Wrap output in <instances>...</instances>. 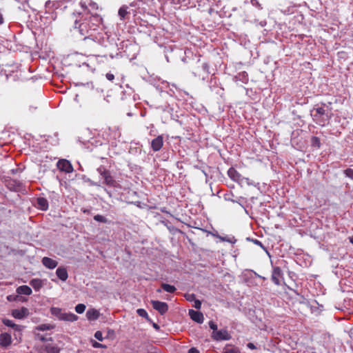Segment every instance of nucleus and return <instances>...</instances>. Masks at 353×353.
I'll list each match as a JSON object with an SVG mask.
<instances>
[{"mask_svg":"<svg viewBox=\"0 0 353 353\" xmlns=\"http://www.w3.org/2000/svg\"><path fill=\"white\" fill-rule=\"evenodd\" d=\"M193 307L198 310L200 309L201 307V302L198 299H195L194 301Z\"/></svg>","mask_w":353,"mask_h":353,"instance_id":"43","label":"nucleus"},{"mask_svg":"<svg viewBox=\"0 0 353 353\" xmlns=\"http://www.w3.org/2000/svg\"><path fill=\"white\" fill-rule=\"evenodd\" d=\"M25 1H26L27 0H24Z\"/></svg>","mask_w":353,"mask_h":353,"instance_id":"64","label":"nucleus"},{"mask_svg":"<svg viewBox=\"0 0 353 353\" xmlns=\"http://www.w3.org/2000/svg\"><path fill=\"white\" fill-rule=\"evenodd\" d=\"M2 323L8 327L14 328L17 330H19V325H16L12 321L10 320V319H3L2 320Z\"/></svg>","mask_w":353,"mask_h":353,"instance_id":"28","label":"nucleus"},{"mask_svg":"<svg viewBox=\"0 0 353 353\" xmlns=\"http://www.w3.org/2000/svg\"><path fill=\"white\" fill-rule=\"evenodd\" d=\"M99 312L94 308L89 309L86 312V317L89 321H96L99 319Z\"/></svg>","mask_w":353,"mask_h":353,"instance_id":"21","label":"nucleus"},{"mask_svg":"<svg viewBox=\"0 0 353 353\" xmlns=\"http://www.w3.org/2000/svg\"><path fill=\"white\" fill-rule=\"evenodd\" d=\"M85 305L83 303H79L78 305H76L75 307V311L76 312H77L78 314H82L84 312V311L85 310Z\"/></svg>","mask_w":353,"mask_h":353,"instance_id":"33","label":"nucleus"},{"mask_svg":"<svg viewBox=\"0 0 353 353\" xmlns=\"http://www.w3.org/2000/svg\"><path fill=\"white\" fill-rule=\"evenodd\" d=\"M140 201H137L136 202H134V204L137 205L138 207H140Z\"/></svg>","mask_w":353,"mask_h":353,"instance_id":"58","label":"nucleus"},{"mask_svg":"<svg viewBox=\"0 0 353 353\" xmlns=\"http://www.w3.org/2000/svg\"><path fill=\"white\" fill-rule=\"evenodd\" d=\"M60 6L59 1H48L46 3V8H54V9H57Z\"/></svg>","mask_w":353,"mask_h":353,"instance_id":"32","label":"nucleus"},{"mask_svg":"<svg viewBox=\"0 0 353 353\" xmlns=\"http://www.w3.org/2000/svg\"><path fill=\"white\" fill-rule=\"evenodd\" d=\"M94 219L97 221L101 222V223H106L107 219L105 217H104L102 215L97 214L94 216Z\"/></svg>","mask_w":353,"mask_h":353,"instance_id":"38","label":"nucleus"},{"mask_svg":"<svg viewBox=\"0 0 353 353\" xmlns=\"http://www.w3.org/2000/svg\"><path fill=\"white\" fill-rule=\"evenodd\" d=\"M212 338L216 341L229 340L231 336L226 330H221L213 332Z\"/></svg>","mask_w":353,"mask_h":353,"instance_id":"12","label":"nucleus"},{"mask_svg":"<svg viewBox=\"0 0 353 353\" xmlns=\"http://www.w3.org/2000/svg\"><path fill=\"white\" fill-rule=\"evenodd\" d=\"M110 58L113 59L114 57H123V55H122L121 52H117L115 55L110 54Z\"/></svg>","mask_w":353,"mask_h":353,"instance_id":"52","label":"nucleus"},{"mask_svg":"<svg viewBox=\"0 0 353 353\" xmlns=\"http://www.w3.org/2000/svg\"><path fill=\"white\" fill-rule=\"evenodd\" d=\"M54 326L51 324H41L36 327V329L39 331L50 330L54 329Z\"/></svg>","mask_w":353,"mask_h":353,"instance_id":"29","label":"nucleus"},{"mask_svg":"<svg viewBox=\"0 0 353 353\" xmlns=\"http://www.w3.org/2000/svg\"><path fill=\"white\" fill-rule=\"evenodd\" d=\"M41 349L43 350L46 353H59V347L54 344L53 343H47L44 344Z\"/></svg>","mask_w":353,"mask_h":353,"instance_id":"17","label":"nucleus"},{"mask_svg":"<svg viewBox=\"0 0 353 353\" xmlns=\"http://www.w3.org/2000/svg\"><path fill=\"white\" fill-rule=\"evenodd\" d=\"M4 22L3 17L1 13H0V25L3 24Z\"/></svg>","mask_w":353,"mask_h":353,"instance_id":"55","label":"nucleus"},{"mask_svg":"<svg viewBox=\"0 0 353 353\" xmlns=\"http://www.w3.org/2000/svg\"><path fill=\"white\" fill-rule=\"evenodd\" d=\"M57 166L61 172L65 173L70 174L74 171L73 166L70 161L65 159H59L57 163Z\"/></svg>","mask_w":353,"mask_h":353,"instance_id":"8","label":"nucleus"},{"mask_svg":"<svg viewBox=\"0 0 353 353\" xmlns=\"http://www.w3.org/2000/svg\"><path fill=\"white\" fill-rule=\"evenodd\" d=\"M190 55H188L186 52H185V57L182 58V61L185 63H187L189 65V69L190 70V62H189V60L190 59L191 54H193L190 52H188Z\"/></svg>","mask_w":353,"mask_h":353,"instance_id":"35","label":"nucleus"},{"mask_svg":"<svg viewBox=\"0 0 353 353\" xmlns=\"http://www.w3.org/2000/svg\"><path fill=\"white\" fill-rule=\"evenodd\" d=\"M76 178L77 179H80V180H82L83 182H86V183H89L90 185H92V181H94V179L93 178L92 179H90L88 177H87L84 174H77L75 175Z\"/></svg>","mask_w":353,"mask_h":353,"instance_id":"30","label":"nucleus"},{"mask_svg":"<svg viewBox=\"0 0 353 353\" xmlns=\"http://www.w3.org/2000/svg\"><path fill=\"white\" fill-rule=\"evenodd\" d=\"M189 315L193 321H194L199 323H201L203 321V319H204L203 315L200 312L195 311L194 310H190Z\"/></svg>","mask_w":353,"mask_h":353,"instance_id":"19","label":"nucleus"},{"mask_svg":"<svg viewBox=\"0 0 353 353\" xmlns=\"http://www.w3.org/2000/svg\"><path fill=\"white\" fill-rule=\"evenodd\" d=\"M30 285L37 291L39 290L43 286L42 281L39 279H32L30 282Z\"/></svg>","mask_w":353,"mask_h":353,"instance_id":"24","label":"nucleus"},{"mask_svg":"<svg viewBox=\"0 0 353 353\" xmlns=\"http://www.w3.org/2000/svg\"><path fill=\"white\" fill-rule=\"evenodd\" d=\"M163 145V138L162 135H159L152 140L151 148L154 152L159 151Z\"/></svg>","mask_w":353,"mask_h":353,"instance_id":"15","label":"nucleus"},{"mask_svg":"<svg viewBox=\"0 0 353 353\" xmlns=\"http://www.w3.org/2000/svg\"><path fill=\"white\" fill-rule=\"evenodd\" d=\"M6 185L10 190L17 192L21 188L22 183L19 181L10 179L6 180Z\"/></svg>","mask_w":353,"mask_h":353,"instance_id":"13","label":"nucleus"},{"mask_svg":"<svg viewBox=\"0 0 353 353\" xmlns=\"http://www.w3.org/2000/svg\"><path fill=\"white\" fill-rule=\"evenodd\" d=\"M103 19L100 14L91 12L90 10L78 12L74 21L73 28L83 36V40L90 39L99 44H103L105 37L103 30Z\"/></svg>","mask_w":353,"mask_h":353,"instance_id":"1","label":"nucleus"},{"mask_svg":"<svg viewBox=\"0 0 353 353\" xmlns=\"http://www.w3.org/2000/svg\"><path fill=\"white\" fill-rule=\"evenodd\" d=\"M236 78L244 83H246L248 81V74L246 72L239 73L238 75L236 76Z\"/></svg>","mask_w":353,"mask_h":353,"instance_id":"27","label":"nucleus"},{"mask_svg":"<svg viewBox=\"0 0 353 353\" xmlns=\"http://www.w3.org/2000/svg\"><path fill=\"white\" fill-rule=\"evenodd\" d=\"M36 199H44V198L43 197H37Z\"/></svg>","mask_w":353,"mask_h":353,"instance_id":"63","label":"nucleus"},{"mask_svg":"<svg viewBox=\"0 0 353 353\" xmlns=\"http://www.w3.org/2000/svg\"><path fill=\"white\" fill-rule=\"evenodd\" d=\"M134 10L132 8H130V7H128L126 5L122 6L118 11V14L119 16V18L122 21L130 20L131 14H133V16H134Z\"/></svg>","mask_w":353,"mask_h":353,"instance_id":"7","label":"nucleus"},{"mask_svg":"<svg viewBox=\"0 0 353 353\" xmlns=\"http://www.w3.org/2000/svg\"><path fill=\"white\" fill-rule=\"evenodd\" d=\"M310 115L317 124L322 126L325 125L332 117V114L328 112V110H325L323 106H319V104H316L310 110Z\"/></svg>","mask_w":353,"mask_h":353,"instance_id":"4","label":"nucleus"},{"mask_svg":"<svg viewBox=\"0 0 353 353\" xmlns=\"http://www.w3.org/2000/svg\"><path fill=\"white\" fill-rule=\"evenodd\" d=\"M29 314V311L26 307H21V309H15L12 311V315L14 318L21 319L25 318Z\"/></svg>","mask_w":353,"mask_h":353,"instance_id":"16","label":"nucleus"},{"mask_svg":"<svg viewBox=\"0 0 353 353\" xmlns=\"http://www.w3.org/2000/svg\"><path fill=\"white\" fill-rule=\"evenodd\" d=\"M12 336L8 333H1L0 334V346L2 347H8L12 343Z\"/></svg>","mask_w":353,"mask_h":353,"instance_id":"14","label":"nucleus"},{"mask_svg":"<svg viewBox=\"0 0 353 353\" xmlns=\"http://www.w3.org/2000/svg\"><path fill=\"white\" fill-rule=\"evenodd\" d=\"M151 304L153 308L157 310L161 314H165L168 310V305L165 302L159 301H151Z\"/></svg>","mask_w":353,"mask_h":353,"instance_id":"11","label":"nucleus"},{"mask_svg":"<svg viewBox=\"0 0 353 353\" xmlns=\"http://www.w3.org/2000/svg\"><path fill=\"white\" fill-rule=\"evenodd\" d=\"M228 175L232 179L233 181L237 183L239 185H240L241 187L244 185H249L250 184V180L248 178H245L240 173H239L236 170L231 167L228 170Z\"/></svg>","mask_w":353,"mask_h":353,"instance_id":"6","label":"nucleus"},{"mask_svg":"<svg viewBox=\"0 0 353 353\" xmlns=\"http://www.w3.org/2000/svg\"><path fill=\"white\" fill-rule=\"evenodd\" d=\"M254 274L255 276H256V277H258V278L261 277V275H259V274H258L256 272H254Z\"/></svg>","mask_w":353,"mask_h":353,"instance_id":"59","label":"nucleus"},{"mask_svg":"<svg viewBox=\"0 0 353 353\" xmlns=\"http://www.w3.org/2000/svg\"><path fill=\"white\" fill-rule=\"evenodd\" d=\"M253 241H254V243L256 245H259V246H260V247H261L263 249H265V247L263 246V243H262L261 241H259V240L255 239V240H254Z\"/></svg>","mask_w":353,"mask_h":353,"instance_id":"51","label":"nucleus"},{"mask_svg":"<svg viewBox=\"0 0 353 353\" xmlns=\"http://www.w3.org/2000/svg\"><path fill=\"white\" fill-rule=\"evenodd\" d=\"M247 347H248L249 349H250V350H255V349H256V345H255L254 343H248L247 344Z\"/></svg>","mask_w":353,"mask_h":353,"instance_id":"50","label":"nucleus"},{"mask_svg":"<svg viewBox=\"0 0 353 353\" xmlns=\"http://www.w3.org/2000/svg\"><path fill=\"white\" fill-rule=\"evenodd\" d=\"M283 279V273L279 267H273L271 280L276 285H281V279Z\"/></svg>","mask_w":353,"mask_h":353,"instance_id":"9","label":"nucleus"},{"mask_svg":"<svg viewBox=\"0 0 353 353\" xmlns=\"http://www.w3.org/2000/svg\"><path fill=\"white\" fill-rule=\"evenodd\" d=\"M50 312L52 315L57 317L61 321H75L78 319V316L73 313L63 312L59 307H52L50 308Z\"/></svg>","mask_w":353,"mask_h":353,"instance_id":"5","label":"nucleus"},{"mask_svg":"<svg viewBox=\"0 0 353 353\" xmlns=\"http://www.w3.org/2000/svg\"><path fill=\"white\" fill-rule=\"evenodd\" d=\"M38 338L40 341H43V342H48V341H51L52 342V338H49L48 339H46L45 336L41 335H38Z\"/></svg>","mask_w":353,"mask_h":353,"instance_id":"47","label":"nucleus"},{"mask_svg":"<svg viewBox=\"0 0 353 353\" xmlns=\"http://www.w3.org/2000/svg\"><path fill=\"white\" fill-rule=\"evenodd\" d=\"M232 10H233V11H236V10H237V8H234L232 9Z\"/></svg>","mask_w":353,"mask_h":353,"instance_id":"62","label":"nucleus"},{"mask_svg":"<svg viewBox=\"0 0 353 353\" xmlns=\"http://www.w3.org/2000/svg\"><path fill=\"white\" fill-rule=\"evenodd\" d=\"M91 177L94 179L92 185H99L105 184L110 187H115L117 182L112 176L111 172L105 166L101 165L91 173Z\"/></svg>","mask_w":353,"mask_h":353,"instance_id":"2","label":"nucleus"},{"mask_svg":"<svg viewBox=\"0 0 353 353\" xmlns=\"http://www.w3.org/2000/svg\"><path fill=\"white\" fill-rule=\"evenodd\" d=\"M343 172L346 177H348L353 181V169L349 168L344 170Z\"/></svg>","mask_w":353,"mask_h":353,"instance_id":"34","label":"nucleus"},{"mask_svg":"<svg viewBox=\"0 0 353 353\" xmlns=\"http://www.w3.org/2000/svg\"><path fill=\"white\" fill-rule=\"evenodd\" d=\"M17 292L19 294L30 295L32 291L28 285H21L17 288Z\"/></svg>","mask_w":353,"mask_h":353,"instance_id":"23","label":"nucleus"},{"mask_svg":"<svg viewBox=\"0 0 353 353\" xmlns=\"http://www.w3.org/2000/svg\"><path fill=\"white\" fill-rule=\"evenodd\" d=\"M350 242L353 244V236L350 239Z\"/></svg>","mask_w":353,"mask_h":353,"instance_id":"61","label":"nucleus"},{"mask_svg":"<svg viewBox=\"0 0 353 353\" xmlns=\"http://www.w3.org/2000/svg\"><path fill=\"white\" fill-rule=\"evenodd\" d=\"M188 353H199V351L194 347H192L189 350Z\"/></svg>","mask_w":353,"mask_h":353,"instance_id":"53","label":"nucleus"},{"mask_svg":"<svg viewBox=\"0 0 353 353\" xmlns=\"http://www.w3.org/2000/svg\"><path fill=\"white\" fill-rule=\"evenodd\" d=\"M56 274L62 281H65L68 277V271L64 267H59L56 270Z\"/></svg>","mask_w":353,"mask_h":353,"instance_id":"20","label":"nucleus"},{"mask_svg":"<svg viewBox=\"0 0 353 353\" xmlns=\"http://www.w3.org/2000/svg\"><path fill=\"white\" fill-rule=\"evenodd\" d=\"M310 145L312 148L319 149L321 145L320 139L317 137L312 136L310 139Z\"/></svg>","mask_w":353,"mask_h":353,"instance_id":"25","label":"nucleus"},{"mask_svg":"<svg viewBox=\"0 0 353 353\" xmlns=\"http://www.w3.org/2000/svg\"><path fill=\"white\" fill-rule=\"evenodd\" d=\"M81 6L82 8H84L83 10V12H87L88 10H90V12H92V10H97L98 9V6H97V4L94 2H92L89 4V7L90 8L88 9L86 6H84V4H83L82 3H81Z\"/></svg>","mask_w":353,"mask_h":353,"instance_id":"31","label":"nucleus"},{"mask_svg":"<svg viewBox=\"0 0 353 353\" xmlns=\"http://www.w3.org/2000/svg\"><path fill=\"white\" fill-rule=\"evenodd\" d=\"M260 25L262 27L265 26L266 25V21H261Z\"/></svg>","mask_w":353,"mask_h":353,"instance_id":"57","label":"nucleus"},{"mask_svg":"<svg viewBox=\"0 0 353 353\" xmlns=\"http://www.w3.org/2000/svg\"><path fill=\"white\" fill-rule=\"evenodd\" d=\"M90 70V65L86 63H83L81 65H79L74 70V79H77L78 77L89 74Z\"/></svg>","mask_w":353,"mask_h":353,"instance_id":"10","label":"nucleus"},{"mask_svg":"<svg viewBox=\"0 0 353 353\" xmlns=\"http://www.w3.org/2000/svg\"><path fill=\"white\" fill-rule=\"evenodd\" d=\"M292 113L293 115H296L299 119H301L302 117L301 115L297 114V111L296 110H293Z\"/></svg>","mask_w":353,"mask_h":353,"instance_id":"54","label":"nucleus"},{"mask_svg":"<svg viewBox=\"0 0 353 353\" xmlns=\"http://www.w3.org/2000/svg\"><path fill=\"white\" fill-rule=\"evenodd\" d=\"M185 298L187 301L192 302L196 299V296L194 294H185Z\"/></svg>","mask_w":353,"mask_h":353,"instance_id":"40","label":"nucleus"},{"mask_svg":"<svg viewBox=\"0 0 353 353\" xmlns=\"http://www.w3.org/2000/svg\"><path fill=\"white\" fill-rule=\"evenodd\" d=\"M332 104V102L329 101L327 103H323L321 102L320 105L321 106H323L325 110H328V112L330 114V112L332 111L331 105Z\"/></svg>","mask_w":353,"mask_h":353,"instance_id":"39","label":"nucleus"},{"mask_svg":"<svg viewBox=\"0 0 353 353\" xmlns=\"http://www.w3.org/2000/svg\"><path fill=\"white\" fill-rule=\"evenodd\" d=\"M209 326H210V327L212 330H213V332H216V331L217 330V325H216V324H215V323H214V322H213V321H210V322H209Z\"/></svg>","mask_w":353,"mask_h":353,"instance_id":"46","label":"nucleus"},{"mask_svg":"<svg viewBox=\"0 0 353 353\" xmlns=\"http://www.w3.org/2000/svg\"><path fill=\"white\" fill-rule=\"evenodd\" d=\"M24 168H25V167H23L22 168H15V169H12L10 170V172L12 174H15L21 172L24 170Z\"/></svg>","mask_w":353,"mask_h":353,"instance_id":"42","label":"nucleus"},{"mask_svg":"<svg viewBox=\"0 0 353 353\" xmlns=\"http://www.w3.org/2000/svg\"><path fill=\"white\" fill-rule=\"evenodd\" d=\"M261 0H250L252 6H255L259 10L263 9L262 4L261 3Z\"/></svg>","mask_w":353,"mask_h":353,"instance_id":"36","label":"nucleus"},{"mask_svg":"<svg viewBox=\"0 0 353 353\" xmlns=\"http://www.w3.org/2000/svg\"><path fill=\"white\" fill-rule=\"evenodd\" d=\"M33 205L41 210H46L48 208V200H33Z\"/></svg>","mask_w":353,"mask_h":353,"instance_id":"22","label":"nucleus"},{"mask_svg":"<svg viewBox=\"0 0 353 353\" xmlns=\"http://www.w3.org/2000/svg\"><path fill=\"white\" fill-rule=\"evenodd\" d=\"M75 84H76V85H83L85 83L83 82L77 81V83H75Z\"/></svg>","mask_w":353,"mask_h":353,"instance_id":"56","label":"nucleus"},{"mask_svg":"<svg viewBox=\"0 0 353 353\" xmlns=\"http://www.w3.org/2000/svg\"><path fill=\"white\" fill-rule=\"evenodd\" d=\"M223 353H239L236 348L225 349Z\"/></svg>","mask_w":353,"mask_h":353,"instance_id":"45","label":"nucleus"},{"mask_svg":"<svg viewBox=\"0 0 353 353\" xmlns=\"http://www.w3.org/2000/svg\"><path fill=\"white\" fill-rule=\"evenodd\" d=\"M137 313L138 314L139 316L141 317L148 319V314L144 309H138L137 310Z\"/></svg>","mask_w":353,"mask_h":353,"instance_id":"37","label":"nucleus"},{"mask_svg":"<svg viewBox=\"0 0 353 353\" xmlns=\"http://www.w3.org/2000/svg\"><path fill=\"white\" fill-rule=\"evenodd\" d=\"M260 279H263V281L266 280V278L264 276H261V277H260Z\"/></svg>","mask_w":353,"mask_h":353,"instance_id":"60","label":"nucleus"},{"mask_svg":"<svg viewBox=\"0 0 353 353\" xmlns=\"http://www.w3.org/2000/svg\"><path fill=\"white\" fill-rule=\"evenodd\" d=\"M161 286L163 290L169 293H174L176 290V288L174 285L168 283H163Z\"/></svg>","mask_w":353,"mask_h":353,"instance_id":"26","label":"nucleus"},{"mask_svg":"<svg viewBox=\"0 0 353 353\" xmlns=\"http://www.w3.org/2000/svg\"><path fill=\"white\" fill-rule=\"evenodd\" d=\"M92 346H93L94 347H95V348H100V347L105 348V347H106V346H105V345H103V344H101V343H98V342H97V341H94V342L92 343Z\"/></svg>","mask_w":353,"mask_h":353,"instance_id":"44","label":"nucleus"},{"mask_svg":"<svg viewBox=\"0 0 353 353\" xmlns=\"http://www.w3.org/2000/svg\"><path fill=\"white\" fill-rule=\"evenodd\" d=\"M42 264L48 269H54L57 265L58 262L51 258L45 256L41 260Z\"/></svg>","mask_w":353,"mask_h":353,"instance_id":"18","label":"nucleus"},{"mask_svg":"<svg viewBox=\"0 0 353 353\" xmlns=\"http://www.w3.org/2000/svg\"><path fill=\"white\" fill-rule=\"evenodd\" d=\"M37 109V105H30L28 109L27 110V112L28 113H33L34 111H35Z\"/></svg>","mask_w":353,"mask_h":353,"instance_id":"48","label":"nucleus"},{"mask_svg":"<svg viewBox=\"0 0 353 353\" xmlns=\"http://www.w3.org/2000/svg\"><path fill=\"white\" fill-rule=\"evenodd\" d=\"M94 337L100 341L103 340V334L101 331H97L94 334Z\"/></svg>","mask_w":353,"mask_h":353,"instance_id":"41","label":"nucleus"},{"mask_svg":"<svg viewBox=\"0 0 353 353\" xmlns=\"http://www.w3.org/2000/svg\"><path fill=\"white\" fill-rule=\"evenodd\" d=\"M190 71L195 77L208 76L210 74V66L207 62H202L199 57L195 54H191L190 59Z\"/></svg>","mask_w":353,"mask_h":353,"instance_id":"3","label":"nucleus"},{"mask_svg":"<svg viewBox=\"0 0 353 353\" xmlns=\"http://www.w3.org/2000/svg\"><path fill=\"white\" fill-rule=\"evenodd\" d=\"M105 77L109 81H113L114 79V75L112 73H107Z\"/></svg>","mask_w":353,"mask_h":353,"instance_id":"49","label":"nucleus"}]
</instances>
